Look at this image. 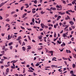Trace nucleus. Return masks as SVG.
Instances as JSON below:
<instances>
[{
	"instance_id": "nucleus-1",
	"label": "nucleus",
	"mask_w": 76,
	"mask_h": 76,
	"mask_svg": "<svg viewBox=\"0 0 76 76\" xmlns=\"http://www.w3.org/2000/svg\"><path fill=\"white\" fill-rule=\"evenodd\" d=\"M7 1H6L5 2H2L1 4H0V5H1V6H3V5H4V4H5V3H7Z\"/></svg>"
},
{
	"instance_id": "nucleus-2",
	"label": "nucleus",
	"mask_w": 76,
	"mask_h": 76,
	"mask_svg": "<svg viewBox=\"0 0 76 76\" xmlns=\"http://www.w3.org/2000/svg\"><path fill=\"white\" fill-rule=\"evenodd\" d=\"M69 23L71 25H74V22L73 21H70Z\"/></svg>"
},
{
	"instance_id": "nucleus-3",
	"label": "nucleus",
	"mask_w": 76,
	"mask_h": 76,
	"mask_svg": "<svg viewBox=\"0 0 76 76\" xmlns=\"http://www.w3.org/2000/svg\"><path fill=\"white\" fill-rule=\"evenodd\" d=\"M67 17H66L65 18V20H68V19H69V20H70V17H69L68 15H67Z\"/></svg>"
},
{
	"instance_id": "nucleus-4",
	"label": "nucleus",
	"mask_w": 76,
	"mask_h": 76,
	"mask_svg": "<svg viewBox=\"0 0 76 76\" xmlns=\"http://www.w3.org/2000/svg\"><path fill=\"white\" fill-rule=\"evenodd\" d=\"M22 39V37L21 36H19L18 37V39H17V41H19L20 39Z\"/></svg>"
},
{
	"instance_id": "nucleus-5",
	"label": "nucleus",
	"mask_w": 76,
	"mask_h": 76,
	"mask_svg": "<svg viewBox=\"0 0 76 76\" xmlns=\"http://www.w3.org/2000/svg\"><path fill=\"white\" fill-rule=\"evenodd\" d=\"M50 9L51 10H56V8L53 7H51L50 8Z\"/></svg>"
},
{
	"instance_id": "nucleus-6",
	"label": "nucleus",
	"mask_w": 76,
	"mask_h": 76,
	"mask_svg": "<svg viewBox=\"0 0 76 76\" xmlns=\"http://www.w3.org/2000/svg\"><path fill=\"white\" fill-rule=\"evenodd\" d=\"M41 26L42 27V28H44V26H45V25L43 23H42L41 24Z\"/></svg>"
},
{
	"instance_id": "nucleus-7",
	"label": "nucleus",
	"mask_w": 76,
	"mask_h": 76,
	"mask_svg": "<svg viewBox=\"0 0 76 76\" xmlns=\"http://www.w3.org/2000/svg\"><path fill=\"white\" fill-rule=\"evenodd\" d=\"M61 45V47H63V45L64 46H65L66 45V44L65 43L63 42V44H62Z\"/></svg>"
},
{
	"instance_id": "nucleus-8",
	"label": "nucleus",
	"mask_w": 76,
	"mask_h": 76,
	"mask_svg": "<svg viewBox=\"0 0 76 76\" xmlns=\"http://www.w3.org/2000/svg\"><path fill=\"white\" fill-rule=\"evenodd\" d=\"M61 16H59L57 18V19H56V20H58L60 18H61Z\"/></svg>"
},
{
	"instance_id": "nucleus-9",
	"label": "nucleus",
	"mask_w": 76,
	"mask_h": 76,
	"mask_svg": "<svg viewBox=\"0 0 76 76\" xmlns=\"http://www.w3.org/2000/svg\"><path fill=\"white\" fill-rule=\"evenodd\" d=\"M13 44V42H11L9 43L8 45H9V46H10V45H12V44Z\"/></svg>"
},
{
	"instance_id": "nucleus-10",
	"label": "nucleus",
	"mask_w": 76,
	"mask_h": 76,
	"mask_svg": "<svg viewBox=\"0 0 76 76\" xmlns=\"http://www.w3.org/2000/svg\"><path fill=\"white\" fill-rule=\"evenodd\" d=\"M10 35H9L8 37V39H7L8 40H9V39H11V38H10Z\"/></svg>"
},
{
	"instance_id": "nucleus-11",
	"label": "nucleus",
	"mask_w": 76,
	"mask_h": 76,
	"mask_svg": "<svg viewBox=\"0 0 76 76\" xmlns=\"http://www.w3.org/2000/svg\"><path fill=\"white\" fill-rule=\"evenodd\" d=\"M76 1V0H74L73 2H72V4H74Z\"/></svg>"
},
{
	"instance_id": "nucleus-12",
	"label": "nucleus",
	"mask_w": 76,
	"mask_h": 76,
	"mask_svg": "<svg viewBox=\"0 0 76 76\" xmlns=\"http://www.w3.org/2000/svg\"><path fill=\"white\" fill-rule=\"evenodd\" d=\"M57 43H58V44H61V41H60V42L59 41V40H58L57 41Z\"/></svg>"
},
{
	"instance_id": "nucleus-13",
	"label": "nucleus",
	"mask_w": 76,
	"mask_h": 76,
	"mask_svg": "<svg viewBox=\"0 0 76 76\" xmlns=\"http://www.w3.org/2000/svg\"><path fill=\"white\" fill-rule=\"evenodd\" d=\"M24 45H25V43L24 42H23V43H22V46H23Z\"/></svg>"
},
{
	"instance_id": "nucleus-14",
	"label": "nucleus",
	"mask_w": 76,
	"mask_h": 76,
	"mask_svg": "<svg viewBox=\"0 0 76 76\" xmlns=\"http://www.w3.org/2000/svg\"><path fill=\"white\" fill-rule=\"evenodd\" d=\"M18 42H19V43L20 44V45H21V44H22V40H20L18 41Z\"/></svg>"
},
{
	"instance_id": "nucleus-15",
	"label": "nucleus",
	"mask_w": 76,
	"mask_h": 76,
	"mask_svg": "<svg viewBox=\"0 0 76 76\" xmlns=\"http://www.w3.org/2000/svg\"><path fill=\"white\" fill-rule=\"evenodd\" d=\"M63 37H67V35H65V34H63Z\"/></svg>"
},
{
	"instance_id": "nucleus-16",
	"label": "nucleus",
	"mask_w": 76,
	"mask_h": 76,
	"mask_svg": "<svg viewBox=\"0 0 76 76\" xmlns=\"http://www.w3.org/2000/svg\"><path fill=\"white\" fill-rule=\"evenodd\" d=\"M11 68L12 69H15L16 66H11Z\"/></svg>"
},
{
	"instance_id": "nucleus-17",
	"label": "nucleus",
	"mask_w": 76,
	"mask_h": 76,
	"mask_svg": "<svg viewBox=\"0 0 76 76\" xmlns=\"http://www.w3.org/2000/svg\"><path fill=\"white\" fill-rule=\"evenodd\" d=\"M27 47H28L27 49H31V47L30 46H27Z\"/></svg>"
},
{
	"instance_id": "nucleus-18",
	"label": "nucleus",
	"mask_w": 76,
	"mask_h": 76,
	"mask_svg": "<svg viewBox=\"0 0 76 76\" xmlns=\"http://www.w3.org/2000/svg\"><path fill=\"white\" fill-rule=\"evenodd\" d=\"M75 66H76V65L75 64H72V67L73 68H75Z\"/></svg>"
},
{
	"instance_id": "nucleus-19",
	"label": "nucleus",
	"mask_w": 76,
	"mask_h": 76,
	"mask_svg": "<svg viewBox=\"0 0 76 76\" xmlns=\"http://www.w3.org/2000/svg\"><path fill=\"white\" fill-rule=\"evenodd\" d=\"M6 20V22H9V21H10V20H9V18H7Z\"/></svg>"
},
{
	"instance_id": "nucleus-20",
	"label": "nucleus",
	"mask_w": 76,
	"mask_h": 76,
	"mask_svg": "<svg viewBox=\"0 0 76 76\" xmlns=\"http://www.w3.org/2000/svg\"><path fill=\"white\" fill-rule=\"evenodd\" d=\"M34 2V4H37V0H35Z\"/></svg>"
},
{
	"instance_id": "nucleus-21",
	"label": "nucleus",
	"mask_w": 76,
	"mask_h": 76,
	"mask_svg": "<svg viewBox=\"0 0 76 76\" xmlns=\"http://www.w3.org/2000/svg\"><path fill=\"white\" fill-rule=\"evenodd\" d=\"M71 28H72V29H75V26H71Z\"/></svg>"
},
{
	"instance_id": "nucleus-22",
	"label": "nucleus",
	"mask_w": 76,
	"mask_h": 76,
	"mask_svg": "<svg viewBox=\"0 0 76 76\" xmlns=\"http://www.w3.org/2000/svg\"><path fill=\"white\" fill-rule=\"evenodd\" d=\"M18 16V15L16 14H15L13 16L14 18H16Z\"/></svg>"
},
{
	"instance_id": "nucleus-23",
	"label": "nucleus",
	"mask_w": 76,
	"mask_h": 76,
	"mask_svg": "<svg viewBox=\"0 0 76 76\" xmlns=\"http://www.w3.org/2000/svg\"><path fill=\"white\" fill-rule=\"evenodd\" d=\"M5 48H6V47L5 46H3L2 48V50H4Z\"/></svg>"
},
{
	"instance_id": "nucleus-24",
	"label": "nucleus",
	"mask_w": 76,
	"mask_h": 76,
	"mask_svg": "<svg viewBox=\"0 0 76 76\" xmlns=\"http://www.w3.org/2000/svg\"><path fill=\"white\" fill-rule=\"evenodd\" d=\"M66 13L67 14H68V15H70V13H69L68 11H66Z\"/></svg>"
},
{
	"instance_id": "nucleus-25",
	"label": "nucleus",
	"mask_w": 76,
	"mask_h": 76,
	"mask_svg": "<svg viewBox=\"0 0 76 76\" xmlns=\"http://www.w3.org/2000/svg\"><path fill=\"white\" fill-rule=\"evenodd\" d=\"M6 72H9V69L7 68L6 69Z\"/></svg>"
},
{
	"instance_id": "nucleus-26",
	"label": "nucleus",
	"mask_w": 76,
	"mask_h": 76,
	"mask_svg": "<svg viewBox=\"0 0 76 76\" xmlns=\"http://www.w3.org/2000/svg\"><path fill=\"white\" fill-rule=\"evenodd\" d=\"M32 21L33 22V23H34V22H35V19H34V18H33L32 19Z\"/></svg>"
},
{
	"instance_id": "nucleus-27",
	"label": "nucleus",
	"mask_w": 76,
	"mask_h": 76,
	"mask_svg": "<svg viewBox=\"0 0 76 76\" xmlns=\"http://www.w3.org/2000/svg\"><path fill=\"white\" fill-rule=\"evenodd\" d=\"M62 58L63 59V60H67V58H66L64 57H63Z\"/></svg>"
},
{
	"instance_id": "nucleus-28",
	"label": "nucleus",
	"mask_w": 76,
	"mask_h": 76,
	"mask_svg": "<svg viewBox=\"0 0 76 76\" xmlns=\"http://www.w3.org/2000/svg\"><path fill=\"white\" fill-rule=\"evenodd\" d=\"M1 53L2 54H4V51H1Z\"/></svg>"
},
{
	"instance_id": "nucleus-29",
	"label": "nucleus",
	"mask_w": 76,
	"mask_h": 76,
	"mask_svg": "<svg viewBox=\"0 0 76 76\" xmlns=\"http://www.w3.org/2000/svg\"><path fill=\"white\" fill-rule=\"evenodd\" d=\"M23 7H23V6L22 7H21V8H20L21 10H23Z\"/></svg>"
},
{
	"instance_id": "nucleus-30",
	"label": "nucleus",
	"mask_w": 76,
	"mask_h": 76,
	"mask_svg": "<svg viewBox=\"0 0 76 76\" xmlns=\"http://www.w3.org/2000/svg\"><path fill=\"white\" fill-rule=\"evenodd\" d=\"M42 36H39V39H42Z\"/></svg>"
},
{
	"instance_id": "nucleus-31",
	"label": "nucleus",
	"mask_w": 76,
	"mask_h": 76,
	"mask_svg": "<svg viewBox=\"0 0 76 76\" xmlns=\"http://www.w3.org/2000/svg\"><path fill=\"white\" fill-rule=\"evenodd\" d=\"M16 63V61L15 60L13 61V62H12V63H13V64Z\"/></svg>"
},
{
	"instance_id": "nucleus-32",
	"label": "nucleus",
	"mask_w": 76,
	"mask_h": 76,
	"mask_svg": "<svg viewBox=\"0 0 76 76\" xmlns=\"http://www.w3.org/2000/svg\"><path fill=\"white\" fill-rule=\"evenodd\" d=\"M26 62L25 61H24V62H22L21 64H25Z\"/></svg>"
},
{
	"instance_id": "nucleus-33",
	"label": "nucleus",
	"mask_w": 76,
	"mask_h": 76,
	"mask_svg": "<svg viewBox=\"0 0 76 76\" xmlns=\"http://www.w3.org/2000/svg\"><path fill=\"white\" fill-rule=\"evenodd\" d=\"M39 65H40L39 64H37L35 65V66H39Z\"/></svg>"
},
{
	"instance_id": "nucleus-34",
	"label": "nucleus",
	"mask_w": 76,
	"mask_h": 76,
	"mask_svg": "<svg viewBox=\"0 0 76 76\" xmlns=\"http://www.w3.org/2000/svg\"><path fill=\"white\" fill-rule=\"evenodd\" d=\"M13 13H15V12L14 11H13L11 12L12 15V14H13Z\"/></svg>"
},
{
	"instance_id": "nucleus-35",
	"label": "nucleus",
	"mask_w": 76,
	"mask_h": 76,
	"mask_svg": "<svg viewBox=\"0 0 76 76\" xmlns=\"http://www.w3.org/2000/svg\"><path fill=\"white\" fill-rule=\"evenodd\" d=\"M3 58H4V59H7V58L5 56H3Z\"/></svg>"
},
{
	"instance_id": "nucleus-36",
	"label": "nucleus",
	"mask_w": 76,
	"mask_h": 76,
	"mask_svg": "<svg viewBox=\"0 0 76 76\" xmlns=\"http://www.w3.org/2000/svg\"><path fill=\"white\" fill-rule=\"evenodd\" d=\"M10 50H12V48H13V47H12V46H10Z\"/></svg>"
},
{
	"instance_id": "nucleus-37",
	"label": "nucleus",
	"mask_w": 76,
	"mask_h": 76,
	"mask_svg": "<svg viewBox=\"0 0 76 76\" xmlns=\"http://www.w3.org/2000/svg\"><path fill=\"white\" fill-rule=\"evenodd\" d=\"M32 13H35L36 12V11H32Z\"/></svg>"
},
{
	"instance_id": "nucleus-38",
	"label": "nucleus",
	"mask_w": 76,
	"mask_h": 76,
	"mask_svg": "<svg viewBox=\"0 0 76 76\" xmlns=\"http://www.w3.org/2000/svg\"><path fill=\"white\" fill-rule=\"evenodd\" d=\"M10 62H8L7 63V64L10 66Z\"/></svg>"
},
{
	"instance_id": "nucleus-39",
	"label": "nucleus",
	"mask_w": 76,
	"mask_h": 76,
	"mask_svg": "<svg viewBox=\"0 0 76 76\" xmlns=\"http://www.w3.org/2000/svg\"><path fill=\"white\" fill-rule=\"evenodd\" d=\"M23 73H25V68H23Z\"/></svg>"
},
{
	"instance_id": "nucleus-40",
	"label": "nucleus",
	"mask_w": 76,
	"mask_h": 76,
	"mask_svg": "<svg viewBox=\"0 0 76 76\" xmlns=\"http://www.w3.org/2000/svg\"><path fill=\"white\" fill-rule=\"evenodd\" d=\"M68 11L69 12H72V10H68Z\"/></svg>"
},
{
	"instance_id": "nucleus-41",
	"label": "nucleus",
	"mask_w": 76,
	"mask_h": 76,
	"mask_svg": "<svg viewBox=\"0 0 76 76\" xmlns=\"http://www.w3.org/2000/svg\"><path fill=\"white\" fill-rule=\"evenodd\" d=\"M71 40L72 41H74V37H72L71 38Z\"/></svg>"
},
{
	"instance_id": "nucleus-42",
	"label": "nucleus",
	"mask_w": 76,
	"mask_h": 76,
	"mask_svg": "<svg viewBox=\"0 0 76 76\" xmlns=\"http://www.w3.org/2000/svg\"><path fill=\"white\" fill-rule=\"evenodd\" d=\"M63 3H64V4H66V1H63Z\"/></svg>"
},
{
	"instance_id": "nucleus-43",
	"label": "nucleus",
	"mask_w": 76,
	"mask_h": 76,
	"mask_svg": "<svg viewBox=\"0 0 76 76\" xmlns=\"http://www.w3.org/2000/svg\"><path fill=\"white\" fill-rule=\"evenodd\" d=\"M41 14H42V15H43V14L44 13V12H43V11H42V12H41Z\"/></svg>"
},
{
	"instance_id": "nucleus-44",
	"label": "nucleus",
	"mask_w": 76,
	"mask_h": 76,
	"mask_svg": "<svg viewBox=\"0 0 76 76\" xmlns=\"http://www.w3.org/2000/svg\"><path fill=\"white\" fill-rule=\"evenodd\" d=\"M70 73H72V75H73V71H71Z\"/></svg>"
},
{
	"instance_id": "nucleus-45",
	"label": "nucleus",
	"mask_w": 76,
	"mask_h": 76,
	"mask_svg": "<svg viewBox=\"0 0 76 76\" xmlns=\"http://www.w3.org/2000/svg\"><path fill=\"white\" fill-rule=\"evenodd\" d=\"M54 37L55 38H56V32H55V34L54 35Z\"/></svg>"
},
{
	"instance_id": "nucleus-46",
	"label": "nucleus",
	"mask_w": 76,
	"mask_h": 76,
	"mask_svg": "<svg viewBox=\"0 0 76 76\" xmlns=\"http://www.w3.org/2000/svg\"><path fill=\"white\" fill-rule=\"evenodd\" d=\"M57 8H58V9L60 8V6H59L58 5H57L56 6Z\"/></svg>"
},
{
	"instance_id": "nucleus-47",
	"label": "nucleus",
	"mask_w": 76,
	"mask_h": 76,
	"mask_svg": "<svg viewBox=\"0 0 76 76\" xmlns=\"http://www.w3.org/2000/svg\"><path fill=\"white\" fill-rule=\"evenodd\" d=\"M30 69H31L32 70H34V68H33L32 67H30Z\"/></svg>"
},
{
	"instance_id": "nucleus-48",
	"label": "nucleus",
	"mask_w": 76,
	"mask_h": 76,
	"mask_svg": "<svg viewBox=\"0 0 76 76\" xmlns=\"http://www.w3.org/2000/svg\"><path fill=\"white\" fill-rule=\"evenodd\" d=\"M21 28H22V29H25V28L23 27L22 26H21Z\"/></svg>"
},
{
	"instance_id": "nucleus-49",
	"label": "nucleus",
	"mask_w": 76,
	"mask_h": 76,
	"mask_svg": "<svg viewBox=\"0 0 76 76\" xmlns=\"http://www.w3.org/2000/svg\"><path fill=\"white\" fill-rule=\"evenodd\" d=\"M28 37L29 39L30 40H31V38L30 37V36H28Z\"/></svg>"
},
{
	"instance_id": "nucleus-50",
	"label": "nucleus",
	"mask_w": 76,
	"mask_h": 76,
	"mask_svg": "<svg viewBox=\"0 0 76 76\" xmlns=\"http://www.w3.org/2000/svg\"><path fill=\"white\" fill-rule=\"evenodd\" d=\"M58 16H57V15H55L54 17L55 18H57Z\"/></svg>"
},
{
	"instance_id": "nucleus-51",
	"label": "nucleus",
	"mask_w": 76,
	"mask_h": 76,
	"mask_svg": "<svg viewBox=\"0 0 76 76\" xmlns=\"http://www.w3.org/2000/svg\"><path fill=\"white\" fill-rule=\"evenodd\" d=\"M22 48L23 50H25V47H23Z\"/></svg>"
},
{
	"instance_id": "nucleus-52",
	"label": "nucleus",
	"mask_w": 76,
	"mask_h": 76,
	"mask_svg": "<svg viewBox=\"0 0 76 76\" xmlns=\"http://www.w3.org/2000/svg\"><path fill=\"white\" fill-rule=\"evenodd\" d=\"M3 19V17H2L0 16V19L1 20H2V19Z\"/></svg>"
},
{
	"instance_id": "nucleus-53",
	"label": "nucleus",
	"mask_w": 76,
	"mask_h": 76,
	"mask_svg": "<svg viewBox=\"0 0 76 76\" xmlns=\"http://www.w3.org/2000/svg\"><path fill=\"white\" fill-rule=\"evenodd\" d=\"M1 69H3V68H4V66H1Z\"/></svg>"
},
{
	"instance_id": "nucleus-54",
	"label": "nucleus",
	"mask_w": 76,
	"mask_h": 76,
	"mask_svg": "<svg viewBox=\"0 0 76 76\" xmlns=\"http://www.w3.org/2000/svg\"><path fill=\"white\" fill-rule=\"evenodd\" d=\"M8 73H9V72H7V71H6V72H5V74H6V75H8Z\"/></svg>"
},
{
	"instance_id": "nucleus-55",
	"label": "nucleus",
	"mask_w": 76,
	"mask_h": 76,
	"mask_svg": "<svg viewBox=\"0 0 76 76\" xmlns=\"http://www.w3.org/2000/svg\"><path fill=\"white\" fill-rule=\"evenodd\" d=\"M68 6H72V4H68Z\"/></svg>"
},
{
	"instance_id": "nucleus-56",
	"label": "nucleus",
	"mask_w": 76,
	"mask_h": 76,
	"mask_svg": "<svg viewBox=\"0 0 76 76\" xmlns=\"http://www.w3.org/2000/svg\"><path fill=\"white\" fill-rule=\"evenodd\" d=\"M52 43H53V44L54 45H56V43H55L54 42H51Z\"/></svg>"
},
{
	"instance_id": "nucleus-57",
	"label": "nucleus",
	"mask_w": 76,
	"mask_h": 76,
	"mask_svg": "<svg viewBox=\"0 0 76 76\" xmlns=\"http://www.w3.org/2000/svg\"><path fill=\"white\" fill-rule=\"evenodd\" d=\"M36 10L35 9V8H33L32 9V11H34V10Z\"/></svg>"
},
{
	"instance_id": "nucleus-58",
	"label": "nucleus",
	"mask_w": 76,
	"mask_h": 76,
	"mask_svg": "<svg viewBox=\"0 0 76 76\" xmlns=\"http://www.w3.org/2000/svg\"><path fill=\"white\" fill-rule=\"evenodd\" d=\"M69 31H72V28L70 27H69Z\"/></svg>"
},
{
	"instance_id": "nucleus-59",
	"label": "nucleus",
	"mask_w": 76,
	"mask_h": 76,
	"mask_svg": "<svg viewBox=\"0 0 76 76\" xmlns=\"http://www.w3.org/2000/svg\"><path fill=\"white\" fill-rule=\"evenodd\" d=\"M41 49H42V48H38V50H41Z\"/></svg>"
},
{
	"instance_id": "nucleus-60",
	"label": "nucleus",
	"mask_w": 76,
	"mask_h": 76,
	"mask_svg": "<svg viewBox=\"0 0 76 76\" xmlns=\"http://www.w3.org/2000/svg\"><path fill=\"white\" fill-rule=\"evenodd\" d=\"M49 53H53V51H49Z\"/></svg>"
},
{
	"instance_id": "nucleus-61",
	"label": "nucleus",
	"mask_w": 76,
	"mask_h": 76,
	"mask_svg": "<svg viewBox=\"0 0 76 76\" xmlns=\"http://www.w3.org/2000/svg\"><path fill=\"white\" fill-rule=\"evenodd\" d=\"M12 37H13V34H12L11 35V36L10 37V38H12Z\"/></svg>"
},
{
	"instance_id": "nucleus-62",
	"label": "nucleus",
	"mask_w": 76,
	"mask_h": 76,
	"mask_svg": "<svg viewBox=\"0 0 76 76\" xmlns=\"http://www.w3.org/2000/svg\"><path fill=\"white\" fill-rule=\"evenodd\" d=\"M25 0H20V1H19V2H21V1H25Z\"/></svg>"
},
{
	"instance_id": "nucleus-63",
	"label": "nucleus",
	"mask_w": 76,
	"mask_h": 76,
	"mask_svg": "<svg viewBox=\"0 0 76 76\" xmlns=\"http://www.w3.org/2000/svg\"><path fill=\"white\" fill-rule=\"evenodd\" d=\"M5 66V67H9V65H6Z\"/></svg>"
},
{
	"instance_id": "nucleus-64",
	"label": "nucleus",
	"mask_w": 76,
	"mask_h": 76,
	"mask_svg": "<svg viewBox=\"0 0 76 76\" xmlns=\"http://www.w3.org/2000/svg\"><path fill=\"white\" fill-rule=\"evenodd\" d=\"M48 26H45V28H48Z\"/></svg>"
}]
</instances>
